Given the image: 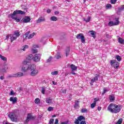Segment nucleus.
Listing matches in <instances>:
<instances>
[{
  "mask_svg": "<svg viewBox=\"0 0 124 124\" xmlns=\"http://www.w3.org/2000/svg\"><path fill=\"white\" fill-rule=\"evenodd\" d=\"M88 111V109H87L86 108H82L81 110V113H87Z\"/></svg>",
  "mask_w": 124,
  "mask_h": 124,
  "instance_id": "nucleus-38",
  "label": "nucleus"
},
{
  "mask_svg": "<svg viewBox=\"0 0 124 124\" xmlns=\"http://www.w3.org/2000/svg\"><path fill=\"white\" fill-rule=\"evenodd\" d=\"M37 47H38V46L36 45H34L33 46V48L35 49L36 48H37Z\"/></svg>",
  "mask_w": 124,
  "mask_h": 124,
  "instance_id": "nucleus-53",
  "label": "nucleus"
},
{
  "mask_svg": "<svg viewBox=\"0 0 124 124\" xmlns=\"http://www.w3.org/2000/svg\"><path fill=\"white\" fill-rule=\"evenodd\" d=\"M116 59L118 62H121V61H122V58L119 55L116 56Z\"/></svg>",
  "mask_w": 124,
  "mask_h": 124,
  "instance_id": "nucleus-32",
  "label": "nucleus"
},
{
  "mask_svg": "<svg viewBox=\"0 0 124 124\" xmlns=\"http://www.w3.org/2000/svg\"><path fill=\"white\" fill-rule=\"evenodd\" d=\"M41 58V55L39 54H36L33 57L32 55L31 59H33V61L34 62H38L39 61H40V59Z\"/></svg>",
  "mask_w": 124,
  "mask_h": 124,
  "instance_id": "nucleus-6",
  "label": "nucleus"
},
{
  "mask_svg": "<svg viewBox=\"0 0 124 124\" xmlns=\"http://www.w3.org/2000/svg\"><path fill=\"white\" fill-rule=\"evenodd\" d=\"M61 57V55H60V53H58L57 55L55 56V58L57 59H60Z\"/></svg>",
  "mask_w": 124,
  "mask_h": 124,
  "instance_id": "nucleus-42",
  "label": "nucleus"
},
{
  "mask_svg": "<svg viewBox=\"0 0 124 124\" xmlns=\"http://www.w3.org/2000/svg\"><path fill=\"white\" fill-rule=\"evenodd\" d=\"M96 105V102L95 101L93 103L91 104V108H94Z\"/></svg>",
  "mask_w": 124,
  "mask_h": 124,
  "instance_id": "nucleus-33",
  "label": "nucleus"
},
{
  "mask_svg": "<svg viewBox=\"0 0 124 124\" xmlns=\"http://www.w3.org/2000/svg\"><path fill=\"white\" fill-rule=\"evenodd\" d=\"M98 80V78L97 77H95L94 78L91 79L90 85L91 86H93V83H94V82H96V81H97Z\"/></svg>",
  "mask_w": 124,
  "mask_h": 124,
  "instance_id": "nucleus-13",
  "label": "nucleus"
},
{
  "mask_svg": "<svg viewBox=\"0 0 124 124\" xmlns=\"http://www.w3.org/2000/svg\"><path fill=\"white\" fill-rule=\"evenodd\" d=\"M108 91H109V89L107 88H104L103 93H102V94H104L106 93H107V92H108Z\"/></svg>",
  "mask_w": 124,
  "mask_h": 124,
  "instance_id": "nucleus-28",
  "label": "nucleus"
},
{
  "mask_svg": "<svg viewBox=\"0 0 124 124\" xmlns=\"http://www.w3.org/2000/svg\"><path fill=\"white\" fill-rule=\"evenodd\" d=\"M18 91H19V92H22V88L19 87V89H18Z\"/></svg>",
  "mask_w": 124,
  "mask_h": 124,
  "instance_id": "nucleus-62",
  "label": "nucleus"
},
{
  "mask_svg": "<svg viewBox=\"0 0 124 124\" xmlns=\"http://www.w3.org/2000/svg\"><path fill=\"white\" fill-rule=\"evenodd\" d=\"M68 121H65V122H62L61 124H69Z\"/></svg>",
  "mask_w": 124,
  "mask_h": 124,
  "instance_id": "nucleus-49",
  "label": "nucleus"
},
{
  "mask_svg": "<svg viewBox=\"0 0 124 124\" xmlns=\"http://www.w3.org/2000/svg\"><path fill=\"white\" fill-rule=\"evenodd\" d=\"M0 59L4 62H6V61H7V59L5 57L1 55V54H0Z\"/></svg>",
  "mask_w": 124,
  "mask_h": 124,
  "instance_id": "nucleus-25",
  "label": "nucleus"
},
{
  "mask_svg": "<svg viewBox=\"0 0 124 124\" xmlns=\"http://www.w3.org/2000/svg\"><path fill=\"white\" fill-rule=\"evenodd\" d=\"M119 25V19L115 18V21H111L108 23L109 27H113V26H118Z\"/></svg>",
  "mask_w": 124,
  "mask_h": 124,
  "instance_id": "nucleus-10",
  "label": "nucleus"
},
{
  "mask_svg": "<svg viewBox=\"0 0 124 124\" xmlns=\"http://www.w3.org/2000/svg\"><path fill=\"white\" fill-rule=\"evenodd\" d=\"M32 58V55L30 54L26 58V60H24L21 64L22 67L21 70L23 72H28L29 70H31V68L32 64H29L31 63V60Z\"/></svg>",
  "mask_w": 124,
  "mask_h": 124,
  "instance_id": "nucleus-1",
  "label": "nucleus"
},
{
  "mask_svg": "<svg viewBox=\"0 0 124 124\" xmlns=\"http://www.w3.org/2000/svg\"><path fill=\"white\" fill-rule=\"evenodd\" d=\"M9 18H12V19H14V20H16V11H15L13 14H10L9 16Z\"/></svg>",
  "mask_w": 124,
  "mask_h": 124,
  "instance_id": "nucleus-12",
  "label": "nucleus"
},
{
  "mask_svg": "<svg viewBox=\"0 0 124 124\" xmlns=\"http://www.w3.org/2000/svg\"><path fill=\"white\" fill-rule=\"evenodd\" d=\"M112 7V5L110 4H108L106 6V9H110Z\"/></svg>",
  "mask_w": 124,
  "mask_h": 124,
  "instance_id": "nucleus-37",
  "label": "nucleus"
},
{
  "mask_svg": "<svg viewBox=\"0 0 124 124\" xmlns=\"http://www.w3.org/2000/svg\"><path fill=\"white\" fill-rule=\"evenodd\" d=\"M54 124H59V120H58V119H56L55 120V122Z\"/></svg>",
  "mask_w": 124,
  "mask_h": 124,
  "instance_id": "nucleus-52",
  "label": "nucleus"
},
{
  "mask_svg": "<svg viewBox=\"0 0 124 124\" xmlns=\"http://www.w3.org/2000/svg\"><path fill=\"white\" fill-rule=\"evenodd\" d=\"M77 39H81L82 43H85L86 40H85V36L83 33H79L76 36Z\"/></svg>",
  "mask_w": 124,
  "mask_h": 124,
  "instance_id": "nucleus-9",
  "label": "nucleus"
},
{
  "mask_svg": "<svg viewBox=\"0 0 124 124\" xmlns=\"http://www.w3.org/2000/svg\"><path fill=\"white\" fill-rule=\"evenodd\" d=\"M30 31H28L27 32H26L25 33V36H26V38H27V37H28V36L29 35V34H30Z\"/></svg>",
  "mask_w": 124,
  "mask_h": 124,
  "instance_id": "nucleus-48",
  "label": "nucleus"
},
{
  "mask_svg": "<svg viewBox=\"0 0 124 124\" xmlns=\"http://www.w3.org/2000/svg\"><path fill=\"white\" fill-rule=\"evenodd\" d=\"M109 100L111 101V102H113V101L115 100V96H114V95H110Z\"/></svg>",
  "mask_w": 124,
  "mask_h": 124,
  "instance_id": "nucleus-22",
  "label": "nucleus"
},
{
  "mask_svg": "<svg viewBox=\"0 0 124 124\" xmlns=\"http://www.w3.org/2000/svg\"><path fill=\"white\" fill-rule=\"evenodd\" d=\"M45 91H46V89L45 88H43L41 90V93H43V94H45Z\"/></svg>",
  "mask_w": 124,
  "mask_h": 124,
  "instance_id": "nucleus-44",
  "label": "nucleus"
},
{
  "mask_svg": "<svg viewBox=\"0 0 124 124\" xmlns=\"http://www.w3.org/2000/svg\"><path fill=\"white\" fill-rule=\"evenodd\" d=\"M89 33H90V34H91V35L93 36V38H95V31H89Z\"/></svg>",
  "mask_w": 124,
  "mask_h": 124,
  "instance_id": "nucleus-23",
  "label": "nucleus"
},
{
  "mask_svg": "<svg viewBox=\"0 0 124 124\" xmlns=\"http://www.w3.org/2000/svg\"><path fill=\"white\" fill-rule=\"evenodd\" d=\"M23 75H24V73H22V72H18L17 73H16V76L17 77H21V76H23Z\"/></svg>",
  "mask_w": 124,
  "mask_h": 124,
  "instance_id": "nucleus-29",
  "label": "nucleus"
},
{
  "mask_svg": "<svg viewBox=\"0 0 124 124\" xmlns=\"http://www.w3.org/2000/svg\"><path fill=\"white\" fill-rule=\"evenodd\" d=\"M20 21H21V19H18V18H16V22H20Z\"/></svg>",
  "mask_w": 124,
  "mask_h": 124,
  "instance_id": "nucleus-60",
  "label": "nucleus"
},
{
  "mask_svg": "<svg viewBox=\"0 0 124 124\" xmlns=\"http://www.w3.org/2000/svg\"><path fill=\"white\" fill-rule=\"evenodd\" d=\"M72 69V72H71V74H73V75H76V73L74 72V71H77V69H78V67L75 66L74 64H71V65H68Z\"/></svg>",
  "mask_w": 124,
  "mask_h": 124,
  "instance_id": "nucleus-7",
  "label": "nucleus"
},
{
  "mask_svg": "<svg viewBox=\"0 0 124 124\" xmlns=\"http://www.w3.org/2000/svg\"><path fill=\"white\" fill-rule=\"evenodd\" d=\"M0 80H3V79H4V77H3V76H1L0 77Z\"/></svg>",
  "mask_w": 124,
  "mask_h": 124,
  "instance_id": "nucleus-59",
  "label": "nucleus"
},
{
  "mask_svg": "<svg viewBox=\"0 0 124 124\" xmlns=\"http://www.w3.org/2000/svg\"><path fill=\"white\" fill-rule=\"evenodd\" d=\"M31 51L34 54H35V53H37V49H36V48H32Z\"/></svg>",
  "mask_w": 124,
  "mask_h": 124,
  "instance_id": "nucleus-39",
  "label": "nucleus"
},
{
  "mask_svg": "<svg viewBox=\"0 0 124 124\" xmlns=\"http://www.w3.org/2000/svg\"><path fill=\"white\" fill-rule=\"evenodd\" d=\"M45 21V18L44 17H40L37 20V23H41V22H44Z\"/></svg>",
  "mask_w": 124,
  "mask_h": 124,
  "instance_id": "nucleus-16",
  "label": "nucleus"
},
{
  "mask_svg": "<svg viewBox=\"0 0 124 124\" xmlns=\"http://www.w3.org/2000/svg\"><path fill=\"white\" fill-rule=\"evenodd\" d=\"M117 2V0H110V3L111 4H115Z\"/></svg>",
  "mask_w": 124,
  "mask_h": 124,
  "instance_id": "nucleus-43",
  "label": "nucleus"
},
{
  "mask_svg": "<svg viewBox=\"0 0 124 124\" xmlns=\"http://www.w3.org/2000/svg\"><path fill=\"white\" fill-rule=\"evenodd\" d=\"M8 117L12 122H16V111H13L10 112Z\"/></svg>",
  "mask_w": 124,
  "mask_h": 124,
  "instance_id": "nucleus-5",
  "label": "nucleus"
},
{
  "mask_svg": "<svg viewBox=\"0 0 124 124\" xmlns=\"http://www.w3.org/2000/svg\"><path fill=\"white\" fill-rule=\"evenodd\" d=\"M52 101H53V99H51L50 98H47L46 100V103H47V104L52 103Z\"/></svg>",
  "mask_w": 124,
  "mask_h": 124,
  "instance_id": "nucleus-20",
  "label": "nucleus"
},
{
  "mask_svg": "<svg viewBox=\"0 0 124 124\" xmlns=\"http://www.w3.org/2000/svg\"><path fill=\"white\" fill-rule=\"evenodd\" d=\"M30 70L31 76H36L38 74V70L36 69L34 65L32 64Z\"/></svg>",
  "mask_w": 124,
  "mask_h": 124,
  "instance_id": "nucleus-4",
  "label": "nucleus"
},
{
  "mask_svg": "<svg viewBox=\"0 0 124 124\" xmlns=\"http://www.w3.org/2000/svg\"><path fill=\"white\" fill-rule=\"evenodd\" d=\"M30 21H31V18H30V17L29 16H27L22 20V22L23 23H29V22H30Z\"/></svg>",
  "mask_w": 124,
  "mask_h": 124,
  "instance_id": "nucleus-14",
  "label": "nucleus"
},
{
  "mask_svg": "<svg viewBox=\"0 0 124 124\" xmlns=\"http://www.w3.org/2000/svg\"><path fill=\"white\" fill-rule=\"evenodd\" d=\"M57 20H58V18L56 16H51L50 17V20L52 21L53 22H56V21H57Z\"/></svg>",
  "mask_w": 124,
  "mask_h": 124,
  "instance_id": "nucleus-27",
  "label": "nucleus"
},
{
  "mask_svg": "<svg viewBox=\"0 0 124 124\" xmlns=\"http://www.w3.org/2000/svg\"><path fill=\"white\" fill-rule=\"evenodd\" d=\"M108 110L110 113L117 114V113L120 112L121 110H122V106L111 103L108 106Z\"/></svg>",
  "mask_w": 124,
  "mask_h": 124,
  "instance_id": "nucleus-2",
  "label": "nucleus"
},
{
  "mask_svg": "<svg viewBox=\"0 0 124 124\" xmlns=\"http://www.w3.org/2000/svg\"><path fill=\"white\" fill-rule=\"evenodd\" d=\"M10 36L11 42H13V41H14L16 38V32H15V34L14 35L11 34Z\"/></svg>",
  "mask_w": 124,
  "mask_h": 124,
  "instance_id": "nucleus-15",
  "label": "nucleus"
},
{
  "mask_svg": "<svg viewBox=\"0 0 124 124\" xmlns=\"http://www.w3.org/2000/svg\"><path fill=\"white\" fill-rule=\"evenodd\" d=\"M86 118L85 117L83 116V115H80L78 117L77 119H75V121L74 122V124H87L86 123Z\"/></svg>",
  "mask_w": 124,
  "mask_h": 124,
  "instance_id": "nucleus-3",
  "label": "nucleus"
},
{
  "mask_svg": "<svg viewBox=\"0 0 124 124\" xmlns=\"http://www.w3.org/2000/svg\"><path fill=\"white\" fill-rule=\"evenodd\" d=\"M22 50H23V51H26V49H28L29 48V46L28 45H25L22 47Z\"/></svg>",
  "mask_w": 124,
  "mask_h": 124,
  "instance_id": "nucleus-34",
  "label": "nucleus"
},
{
  "mask_svg": "<svg viewBox=\"0 0 124 124\" xmlns=\"http://www.w3.org/2000/svg\"><path fill=\"white\" fill-rule=\"evenodd\" d=\"M97 110L98 111H100V110H101V107H98L97 108Z\"/></svg>",
  "mask_w": 124,
  "mask_h": 124,
  "instance_id": "nucleus-61",
  "label": "nucleus"
},
{
  "mask_svg": "<svg viewBox=\"0 0 124 124\" xmlns=\"http://www.w3.org/2000/svg\"><path fill=\"white\" fill-rule=\"evenodd\" d=\"M70 49L69 48H67L66 50V57H67V56H68L69 55V52H70Z\"/></svg>",
  "mask_w": 124,
  "mask_h": 124,
  "instance_id": "nucleus-40",
  "label": "nucleus"
},
{
  "mask_svg": "<svg viewBox=\"0 0 124 124\" xmlns=\"http://www.w3.org/2000/svg\"><path fill=\"white\" fill-rule=\"evenodd\" d=\"M19 36H20V31L17 30L16 31V37H18Z\"/></svg>",
  "mask_w": 124,
  "mask_h": 124,
  "instance_id": "nucleus-41",
  "label": "nucleus"
},
{
  "mask_svg": "<svg viewBox=\"0 0 124 124\" xmlns=\"http://www.w3.org/2000/svg\"><path fill=\"white\" fill-rule=\"evenodd\" d=\"M34 102L36 104H38V103H40V99L37 98L35 99Z\"/></svg>",
  "mask_w": 124,
  "mask_h": 124,
  "instance_id": "nucleus-31",
  "label": "nucleus"
},
{
  "mask_svg": "<svg viewBox=\"0 0 124 124\" xmlns=\"http://www.w3.org/2000/svg\"><path fill=\"white\" fill-rule=\"evenodd\" d=\"M74 108H75L76 109L79 108V101L78 100L75 101Z\"/></svg>",
  "mask_w": 124,
  "mask_h": 124,
  "instance_id": "nucleus-18",
  "label": "nucleus"
},
{
  "mask_svg": "<svg viewBox=\"0 0 124 124\" xmlns=\"http://www.w3.org/2000/svg\"><path fill=\"white\" fill-rule=\"evenodd\" d=\"M16 14H21V15H25V14H26V12H23L21 10H16Z\"/></svg>",
  "mask_w": 124,
  "mask_h": 124,
  "instance_id": "nucleus-19",
  "label": "nucleus"
},
{
  "mask_svg": "<svg viewBox=\"0 0 124 124\" xmlns=\"http://www.w3.org/2000/svg\"><path fill=\"white\" fill-rule=\"evenodd\" d=\"M43 40H44V38H42L41 42H43Z\"/></svg>",
  "mask_w": 124,
  "mask_h": 124,
  "instance_id": "nucleus-64",
  "label": "nucleus"
},
{
  "mask_svg": "<svg viewBox=\"0 0 124 124\" xmlns=\"http://www.w3.org/2000/svg\"><path fill=\"white\" fill-rule=\"evenodd\" d=\"M8 38H9V35H8L6 36V38H5V40H7V39H8Z\"/></svg>",
  "mask_w": 124,
  "mask_h": 124,
  "instance_id": "nucleus-57",
  "label": "nucleus"
},
{
  "mask_svg": "<svg viewBox=\"0 0 124 124\" xmlns=\"http://www.w3.org/2000/svg\"><path fill=\"white\" fill-rule=\"evenodd\" d=\"M4 124H14L9 123L8 122H5V123H4Z\"/></svg>",
  "mask_w": 124,
  "mask_h": 124,
  "instance_id": "nucleus-63",
  "label": "nucleus"
},
{
  "mask_svg": "<svg viewBox=\"0 0 124 124\" xmlns=\"http://www.w3.org/2000/svg\"><path fill=\"white\" fill-rule=\"evenodd\" d=\"M10 95H14V91H13V90H12L10 93Z\"/></svg>",
  "mask_w": 124,
  "mask_h": 124,
  "instance_id": "nucleus-50",
  "label": "nucleus"
},
{
  "mask_svg": "<svg viewBox=\"0 0 124 124\" xmlns=\"http://www.w3.org/2000/svg\"><path fill=\"white\" fill-rule=\"evenodd\" d=\"M58 74H59V71H55L54 72H51V75H52L56 76V75H58Z\"/></svg>",
  "mask_w": 124,
  "mask_h": 124,
  "instance_id": "nucleus-36",
  "label": "nucleus"
},
{
  "mask_svg": "<svg viewBox=\"0 0 124 124\" xmlns=\"http://www.w3.org/2000/svg\"><path fill=\"white\" fill-rule=\"evenodd\" d=\"M61 93H66V89H61Z\"/></svg>",
  "mask_w": 124,
  "mask_h": 124,
  "instance_id": "nucleus-45",
  "label": "nucleus"
},
{
  "mask_svg": "<svg viewBox=\"0 0 124 124\" xmlns=\"http://www.w3.org/2000/svg\"><path fill=\"white\" fill-rule=\"evenodd\" d=\"M60 13V12H59L58 11H56L54 13V14H55V15H58V14H59Z\"/></svg>",
  "mask_w": 124,
  "mask_h": 124,
  "instance_id": "nucleus-58",
  "label": "nucleus"
},
{
  "mask_svg": "<svg viewBox=\"0 0 124 124\" xmlns=\"http://www.w3.org/2000/svg\"><path fill=\"white\" fill-rule=\"evenodd\" d=\"M124 5L121 6L118 8V11L119 12H122V11H124Z\"/></svg>",
  "mask_w": 124,
  "mask_h": 124,
  "instance_id": "nucleus-26",
  "label": "nucleus"
},
{
  "mask_svg": "<svg viewBox=\"0 0 124 124\" xmlns=\"http://www.w3.org/2000/svg\"><path fill=\"white\" fill-rule=\"evenodd\" d=\"M52 83H53V85H54V86H56V85H57V82L54 81H52Z\"/></svg>",
  "mask_w": 124,
  "mask_h": 124,
  "instance_id": "nucleus-55",
  "label": "nucleus"
},
{
  "mask_svg": "<svg viewBox=\"0 0 124 124\" xmlns=\"http://www.w3.org/2000/svg\"><path fill=\"white\" fill-rule=\"evenodd\" d=\"M10 101L12 102L13 104H15L16 103V97H11L10 98Z\"/></svg>",
  "mask_w": 124,
  "mask_h": 124,
  "instance_id": "nucleus-17",
  "label": "nucleus"
},
{
  "mask_svg": "<svg viewBox=\"0 0 124 124\" xmlns=\"http://www.w3.org/2000/svg\"><path fill=\"white\" fill-rule=\"evenodd\" d=\"M49 124H54V119H50L49 120Z\"/></svg>",
  "mask_w": 124,
  "mask_h": 124,
  "instance_id": "nucleus-47",
  "label": "nucleus"
},
{
  "mask_svg": "<svg viewBox=\"0 0 124 124\" xmlns=\"http://www.w3.org/2000/svg\"><path fill=\"white\" fill-rule=\"evenodd\" d=\"M53 109H54V108L53 107H49L47 108V110H48V111H53Z\"/></svg>",
  "mask_w": 124,
  "mask_h": 124,
  "instance_id": "nucleus-46",
  "label": "nucleus"
},
{
  "mask_svg": "<svg viewBox=\"0 0 124 124\" xmlns=\"http://www.w3.org/2000/svg\"><path fill=\"white\" fill-rule=\"evenodd\" d=\"M110 64L111 66H113L114 68H119V62H117L116 60H110Z\"/></svg>",
  "mask_w": 124,
  "mask_h": 124,
  "instance_id": "nucleus-8",
  "label": "nucleus"
},
{
  "mask_svg": "<svg viewBox=\"0 0 124 124\" xmlns=\"http://www.w3.org/2000/svg\"><path fill=\"white\" fill-rule=\"evenodd\" d=\"M33 119V117L31 115V114L29 113L27 115V118L26 120L25 121L24 124H28L30 120Z\"/></svg>",
  "mask_w": 124,
  "mask_h": 124,
  "instance_id": "nucleus-11",
  "label": "nucleus"
},
{
  "mask_svg": "<svg viewBox=\"0 0 124 124\" xmlns=\"http://www.w3.org/2000/svg\"><path fill=\"white\" fill-rule=\"evenodd\" d=\"M47 13H51V10L50 9H48L46 11Z\"/></svg>",
  "mask_w": 124,
  "mask_h": 124,
  "instance_id": "nucleus-56",
  "label": "nucleus"
},
{
  "mask_svg": "<svg viewBox=\"0 0 124 124\" xmlns=\"http://www.w3.org/2000/svg\"><path fill=\"white\" fill-rule=\"evenodd\" d=\"M51 60H52V57H50L48 59L46 60L47 62H51Z\"/></svg>",
  "mask_w": 124,
  "mask_h": 124,
  "instance_id": "nucleus-51",
  "label": "nucleus"
},
{
  "mask_svg": "<svg viewBox=\"0 0 124 124\" xmlns=\"http://www.w3.org/2000/svg\"><path fill=\"white\" fill-rule=\"evenodd\" d=\"M91 16H88L87 19L83 18V21L86 22V23H89L91 21Z\"/></svg>",
  "mask_w": 124,
  "mask_h": 124,
  "instance_id": "nucleus-21",
  "label": "nucleus"
},
{
  "mask_svg": "<svg viewBox=\"0 0 124 124\" xmlns=\"http://www.w3.org/2000/svg\"><path fill=\"white\" fill-rule=\"evenodd\" d=\"M35 34V33H34V32L31 34L30 35H29V36L28 37V39H31V38H32V37H33V36H34Z\"/></svg>",
  "mask_w": 124,
  "mask_h": 124,
  "instance_id": "nucleus-30",
  "label": "nucleus"
},
{
  "mask_svg": "<svg viewBox=\"0 0 124 124\" xmlns=\"http://www.w3.org/2000/svg\"><path fill=\"white\" fill-rule=\"evenodd\" d=\"M118 42L120 43V44H124V39L122 38L121 37L118 38Z\"/></svg>",
  "mask_w": 124,
  "mask_h": 124,
  "instance_id": "nucleus-24",
  "label": "nucleus"
},
{
  "mask_svg": "<svg viewBox=\"0 0 124 124\" xmlns=\"http://www.w3.org/2000/svg\"><path fill=\"white\" fill-rule=\"evenodd\" d=\"M123 123V119H120L118 120L115 124H122Z\"/></svg>",
  "mask_w": 124,
  "mask_h": 124,
  "instance_id": "nucleus-35",
  "label": "nucleus"
},
{
  "mask_svg": "<svg viewBox=\"0 0 124 124\" xmlns=\"http://www.w3.org/2000/svg\"><path fill=\"white\" fill-rule=\"evenodd\" d=\"M7 69H8V66H7V65H5V66H4V70H7Z\"/></svg>",
  "mask_w": 124,
  "mask_h": 124,
  "instance_id": "nucleus-54",
  "label": "nucleus"
}]
</instances>
